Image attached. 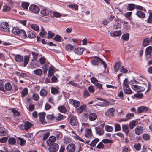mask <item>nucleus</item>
I'll return each mask as SVG.
<instances>
[{"label": "nucleus", "mask_w": 152, "mask_h": 152, "mask_svg": "<svg viewBox=\"0 0 152 152\" xmlns=\"http://www.w3.org/2000/svg\"><path fill=\"white\" fill-rule=\"evenodd\" d=\"M31 28L33 30L36 31H38L39 30V27L36 24H32L31 25Z\"/></svg>", "instance_id": "nucleus-43"}, {"label": "nucleus", "mask_w": 152, "mask_h": 152, "mask_svg": "<svg viewBox=\"0 0 152 152\" xmlns=\"http://www.w3.org/2000/svg\"><path fill=\"white\" fill-rule=\"evenodd\" d=\"M134 115V113H127L126 115V119L127 120V121H128L131 119L132 117H133Z\"/></svg>", "instance_id": "nucleus-51"}, {"label": "nucleus", "mask_w": 152, "mask_h": 152, "mask_svg": "<svg viewBox=\"0 0 152 152\" xmlns=\"http://www.w3.org/2000/svg\"><path fill=\"white\" fill-rule=\"evenodd\" d=\"M29 10L34 13H37L39 12L40 9L39 7L36 5H31L29 7Z\"/></svg>", "instance_id": "nucleus-6"}, {"label": "nucleus", "mask_w": 152, "mask_h": 152, "mask_svg": "<svg viewBox=\"0 0 152 152\" xmlns=\"http://www.w3.org/2000/svg\"><path fill=\"white\" fill-rule=\"evenodd\" d=\"M9 25L7 22H3L0 23V31L8 32H10Z\"/></svg>", "instance_id": "nucleus-3"}, {"label": "nucleus", "mask_w": 152, "mask_h": 152, "mask_svg": "<svg viewBox=\"0 0 152 152\" xmlns=\"http://www.w3.org/2000/svg\"><path fill=\"white\" fill-rule=\"evenodd\" d=\"M136 15L139 18H144L145 16V14L141 11H137Z\"/></svg>", "instance_id": "nucleus-21"}, {"label": "nucleus", "mask_w": 152, "mask_h": 152, "mask_svg": "<svg viewBox=\"0 0 152 152\" xmlns=\"http://www.w3.org/2000/svg\"><path fill=\"white\" fill-rule=\"evenodd\" d=\"M136 5L133 3H130L128 4L127 9L129 11H132L135 9Z\"/></svg>", "instance_id": "nucleus-28"}, {"label": "nucleus", "mask_w": 152, "mask_h": 152, "mask_svg": "<svg viewBox=\"0 0 152 152\" xmlns=\"http://www.w3.org/2000/svg\"><path fill=\"white\" fill-rule=\"evenodd\" d=\"M49 11L47 8L45 7H42L41 10V14L44 16H47L49 15Z\"/></svg>", "instance_id": "nucleus-13"}, {"label": "nucleus", "mask_w": 152, "mask_h": 152, "mask_svg": "<svg viewBox=\"0 0 152 152\" xmlns=\"http://www.w3.org/2000/svg\"><path fill=\"white\" fill-rule=\"evenodd\" d=\"M97 118V115L95 113H91L89 115V119L91 121H95Z\"/></svg>", "instance_id": "nucleus-17"}, {"label": "nucleus", "mask_w": 152, "mask_h": 152, "mask_svg": "<svg viewBox=\"0 0 152 152\" xmlns=\"http://www.w3.org/2000/svg\"><path fill=\"white\" fill-rule=\"evenodd\" d=\"M30 4L29 3L26 2H22L21 3V6L24 9L27 10Z\"/></svg>", "instance_id": "nucleus-36"}, {"label": "nucleus", "mask_w": 152, "mask_h": 152, "mask_svg": "<svg viewBox=\"0 0 152 152\" xmlns=\"http://www.w3.org/2000/svg\"><path fill=\"white\" fill-rule=\"evenodd\" d=\"M115 109L111 108L108 109L107 111L105 112V115L107 116H113L114 115Z\"/></svg>", "instance_id": "nucleus-10"}, {"label": "nucleus", "mask_w": 152, "mask_h": 152, "mask_svg": "<svg viewBox=\"0 0 152 152\" xmlns=\"http://www.w3.org/2000/svg\"><path fill=\"white\" fill-rule=\"evenodd\" d=\"M34 72L35 74L39 76H41L42 73V70L40 69H37L34 70Z\"/></svg>", "instance_id": "nucleus-41"}, {"label": "nucleus", "mask_w": 152, "mask_h": 152, "mask_svg": "<svg viewBox=\"0 0 152 152\" xmlns=\"http://www.w3.org/2000/svg\"><path fill=\"white\" fill-rule=\"evenodd\" d=\"M39 34L40 36L42 38L46 37H47V33L45 31H41L39 33Z\"/></svg>", "instance_id": "nucleus-59"}, {"label": "nucleus", "mask_w": 152, "mask_h": 152, "mask_svg": "<svg viewBox=\"0 0 152 152\" xmlns=\"http://www.w3.org/2000/svg\"><path fill=\"white\" fill-rule=\"evenodd\" d=\"M138 121L136 120L131 121L129 123V126L131 129H132L138 124Z\"/></svg>", "instance_id": "nucleus-18"}, {"label": "nucleus", "mask_w": 152, "mask_h": 152, "mask_svg": "<svg viewBox=\"0 0 152 152\" xmlns=\"http://www.w3.org/2000/svg\"><path fill=\"white\" fill-rule=\"evenodd\" d=\"M28 93V90L27 88H25L22 90L21 92V97L23 98Z\"/></svg>", "instance_id": "nucleus-37"}, {"label": "nucleus", "mask_w": 152, "mask_h": 152, "mask_svg": "<svg viewBox=\"0 0 152 152\" xmlns=\"http://www.w3.org/2000/svg\"><path fill=\"white\" fill-rule=\"evenodd\" d=\"M104 128L105 130L108 132H112L113 130V127L108 125H106L104 127Z\"/></svg>", "instance_id": "nucleus-44"}, {"label": "nucleus", "mask_w": 152, "mask_h": 152, "mask_svg": "<svg viewBox=\"0 0 152 152\" xmlns=\"http://www.w3.org/2000/svg\"><path fill=\"white\" fill-rule=\"evenodd\" d=\"M4 87L5 90L10 91L12 89V86L11 84L9 82H7L5 84Z\"/></svg>", "instance_id": "nucleus-39"}, {"label": "nucleus", "mask_w": 152, "mask_h": 152, "mask_svg": "<svg viewBox=\"0 0 152 152\" xmlns=\"http://www.w3.org/2000/svg\"><path fill=\"white\" fill-rule=\"evenodd\" d=\"M129 33L124 34L121 36V38L124 41H128L129 39Z\"/></svg>", "instance_id": "nucleus-35"}, {"label": "nucleus", "mask_w": 152, "mask_h": 152, "mask_svg": "<svg viewBox=\"0 0 152 152\" xmlns=\"http://www.w3.org/2000/svg\"><path fill=\"white\" fill-rule=\"evenodd\" d=\"M123 85L124 93L127 94H132V91L129 87L128 81L127 79H125L123 82Z\"/></svg>", "instance_id": "nucleus-2"}, {"label": "nucleus", "mask_w": 152, "mask_h": 152, "mask_svg": "<svg viewBox=\"0 0 152 152\" xmlns=\"http://www.w3.org/2000/svg\"><path fill=\"white\" fill-rule=\"evenodd\" d=\"M11 32L12 33L15 35H18L19 34L20 30L18 27H14L12 28Z\"/></svg>", "instance_id": "nucleus-31"}, {"label": "nucleus", "mask_w": 152, "mask_h": 152, "mask_svg": "<svg viewBox=\"0 0 152 152\" xmlns=\"http://www.w3.org/2000/svg\"><path fill=\"white\" fill-rule=\"evenodd\" d=\"M69 103L72 104L75 108L78 107L80 105V102L79 101L72 99H69Z\"/></svg>", "instance_id": "nucleus-12"}, {"label": "nucleus", "mask_w": 152, "mask_h": 152, "mask_svg": "<svg viewBox=\"0 0 152 152\" xmlns=\"http://www.w3.org/2000/svg\"><path fill=\"white\" fill-rule=\"evenodd\" d=\"M18 35H19L20 36H21L22 38H26L27 37L25 31L22 29H21L20 30V32Z\"/></svg>", "instance_id": "nucleus-42"}, {"label": "nucleus", "mask_w": 152, "mask_h": 152, "mask_svg": "<svg viewBox=\"0 0 152 152\" xmlns=\"http://www.w3.org/2000/svg\"><path fill=\"white\" fill-rule=\"evenodd\" d=\"M4 80H0V90L4 92H5V90L4 88Z\"/></svg>", "instance_id": "nucleus-40"}, {"label": "nucleus", "mask_w": 152, "mask_h": 152, "mask_svg": "<svg viewBox=\"0 0 152 152\" xmlns=\"http://www.w3.org/2000/svg\"><path fill=\"white\" fill-rule=\"evenodd\" d=\"M117 95L122 100L124 99L125 98L124 97V93L122 91H118L117 93Z\"/></svg>", "instance_id": "nucleus-49"}, {"label": "nucleus", "mask_w": 152, "mask_h": 152, "mask_svg": "<svg viewBox=\"0 0 152 152\" xmlns=\"http://www.w3.org/2000/svg\"><path fill=\"white\" fill-rule=\"evenodd\" d=\"M152 21V12H149L148 17L147 20V22L148 23H151Z\"/></svg>", "instance_id": "nucleus-54"}, {"label": "nucleus", "mask_w": 152, "mask_h": 152, "mask_svg": "<svg viewBox=\"0 0 152 152\" xmlns=\"http://www.w3.org/2000/svg\"><path fill=\"white\" fill-rule=\"evenodd\" d=\"M143 128L140 126H137L135 129V133L137 135H140L143 132Z\"/></svg>", "instance_id": "nucleus-11"}, {"label": "nucleus", "mask_w": 152, "mask_h": 152, "mask_svg": "<svg viewBox=\"0 0 152 152\" xmlns=\"http://www.w3.org/2000/svg\"><path fill=\"white\" fill-rule=\"evenodd\" d=\"M91 62L93 65H98L99 63H100L101 65L103 64L104 69H105L107 67V65L105 62L98 56H95L94 59L91 60Z\"/></svg>", "instance_id": "nucleus-1"}, {"label": "nucleus", "mask_w": 152, "mask_h": 152, "mask_svg": "<svg viewBox=\"0 0 152 152\" xmlns=\"http://www.w3.org/2000/svg\"><path fill=\"white\" fill-rule=\"evenodd\" d=\"M15 59L17 62H21L23 61V57L20 55H16L15 56Z\"/></svg>", "instance_id": "nucleus-27"}, {"label": "nucleus", "mask_w": 152, "mask_h": 152, "mask_svg": "<svg viewBox=\"0 0 152 152\" xmlns=\"http://www.w3.org/2000/svg\"><path fill=\"white\" fill-rule=\"evenodd\" d=\"M102 141L104 143H112L113 142V140L108 139H103Z\"/></svg>", "instance_id": "nucleus-64"}, {"label": "nucleus", "mask_w": 152, "mask_h": 152, "mask_svg": "<svg viewBox=\"0 0 152 152\" xmlns=\"http://www.w3.org/2000/svg\"><path fill=\"white\" fill-rule=\"evenodd\" d=\"M152 51V48L151 46H149L146 48L145 51V54L146 56H150L149 57L150 58L152 57V55H151Z\"/></svg>", "instance_id": "nucleus-16"}, {"label": "nucleus", "mask_w": 152, "mask_h": 152, "mask_svg": "<svg viewBox=\"0 0 152 152\" xmlns=\"http://www.w3.org/2000/svg\"><path fill=\"white\" fill-rule=\"evenodd\" d=\"M68 6L73 10L74 9L76 10H78V6L77 4H70Z\"/></svg>", "instance_id": "nucleus-55"}, {"label": "nucleus", "mask_w": 152, "mask_h": 152, "mask_svg": "<svg viewBox=\"0 0 152 152\" xmlns=\"http://www.w3.org/2000/svg\"><path fill=\"white\" fill-rule=\"evenodd\" d=\"M142 137L144 140H148L150 139V136L148 134H143Z\"/></svg>", "instance_id": "nucleus-63"}, {"label": "nucleus", "mask_w": 152, "mask_h": 152, "mask_svg": "<svg viewBox=\"0 0 152 152\" xmlns=\"http://www.w3.org/2000/svg\"><path fill=\"white\" fill-rule=\"evenodd\" d=\"M40 95L43 97H45L47 94V91L45 89H41L40 92Z\"/></svg>", "instance_id": "nucleus-45"}, {"label": "nucleus", "mask_w": 152, "mask_h": 152, "mask_svg": "<svg viewBox=\"0 0 152 152\" xmlns=\"http://www.w3.org/2000/svg\"><path fill=\"white\" fill-rule=\"evenodd\" d=\"M58 109L62 113H64L66 111V108L63 106L58 107Z\"/></svg>", "instance_id": "nucleus-48"}, {"label": "nucleus", "mask_w": 152, "mask_h": 152, "mask_svg": "<svg viewBox=\"0 0 152 152\" xmlns=\"http://www.w3.org/2000/svg\"><path fill=\"white\" fill-rule=\"evenodd\" d=\"M59 145L56 143H54L50 145L48 150L50 152H56L58 149Z\"/></svg>", "instance_id": "nucleus-4"}, {"label": "nucleus", "mask_w": 152, "mask_h": 152, "mask_svg": "<svg viewBox=\"0 0 152 152\" xmlns=\"http://www.w3.org/2000/svg\"><path fill=\"white\" fill-rule=\"evenodd\" d=\"M132 88L137 92L143 91L145 90V88L143 87L138 86L136 85L132 86Z\"/></svg>", "instance_id": "nucleus-9"}, {"label": "nucleus", "mask_w": 152, "mask_h": 152, "mask_svg": "<svg viewBox=\"0 0 152 152\" xmlns=\"http://www.w3.org/2000/svg\"><path fill=\"white\" fill-rule=\"evenodd\" d=\"M12 111L14 115L16 116H18L19 115V113L15 109H12Z\"/></svg>", "instance_id": "nucleus-62"}, {"label": "nucleus", "mask_w": 152, "mask_h": 152, "mask_svg": "<svg viewBox=\"0 0 152 152\" xmlns=\"http://www.w3.org/2000/svg\"><path fill=\"white\" fill-rule=\"evenodd\" d=\"M28 37L30 38H34L36 37V35L34 32L32 30L28 31L27 32Z\"/></svg>", "instance_id": "nucleus-29"}, {"label": "nucleus", "mask_w": 152, "mask_h": 152, "mask_svg": "<svg viewBox=\"0 0 152 152\" xmlns=\"http://www.w3.org/2000/svg\"><path fill=\"white\" fill-rule=\"evenodd\" d=\"M10 10V6L7 5L4 6L3 11L4 12H8Z\"/></svg>", "instance_id": "nucleus-53"}, {"label": "nucleus", "mask_w": 152, "mask_h": 152, "mask_svg": "<svg viewBox=\"0 0 152 152\" xmlns=\"http://www.w3.org/2000/svg\"><path fill=\"white\" fill-rule=\"evenodd\" d=\"M109 104V102L105 100L103 102H100L98 104H97L95 105H93L94 106H96L98 105L101 107H105L108 106Z\"/></svg>", "instance_id": "nucleus-25"}, {"label": "nucleus", "mask_w": 152, "mask_h": 152, "mask_svg": "<svg viewBox=\"0 0 152 152\" xmlns=\"http://www.w3.org/2000/svg\"><path fill=\"white\" fill-rule=\"evenodd\" d=\"M115 21L117 22L116 24H115L113 26V28L115 29H119L120 28V24L118 23L119 22V20L118 19L115 18Z\"/></svg>", "instance_id": "nucleus-32"}, {"label": "nucleus", "mask_w": 152, "mask_h": 152, "mask_svg": "<svg viewBox=\"0 0 152 152\" xmlns=\"http://www.w3.org/2000/svg\"><path fill=\"white\" fill-rule=\"evenodd\" d=\"M122 66L121 65L119 62H117L114 66V71L116 72H117L118 70L120 71Z\"/></svg>", "instance_id": "nucleus-23"}, {"label": "nucleus", "mask_w": 152, "mask_h": 152, "mask_svg": "<svg viewBox=\"0 0 152 152\" xmlns=\"http://www.w3.org/2000/svg\"><path fill=\"white\" fill-rule=\"evenodd\" d=\"M70 123L71 125L73 126L77 125L78 121L76 117L73 115H71L70 116Z\"/></svg>", "instance_id": "nucleus-5"}, {"label": "nucleus", "mask_w": 152, "mask_h": 152, "mask_svg": "<svg viewBox=\"0 0 152 152\" xmlns=\"http://www.w3.org/2000/svg\"><path fill=\"white\" fill-rule=\"evenodd\" d=\"M95 130L96 134L99 136H102L104 134V131L103 128L99 126L95 127Z\"/></svg>", "instance_id": "nucleus-8"}, {"label": "nucleus", "mask_w": 152, "mask_h": 152, "mask_svg": "<svg viewBox=\"0 0 152 152\" xmlns=\"http://www.w3.org/2000/svg\"><path fill=\"white\" fill-rule=\"evenodd\" d=\"M85 50L83 48H79L75 49L74 50V52L77 55H81Z\"/></svg>", "instance_id": "nucleus-24"}, {"label": "nucleus", "mask_w": 152, "mask_h": 152, "mask_svg": "<svg viewBox=\"0 0 152 152\" xmlns=\"http://www.w3.org/2000/svg\"><path fill=\"white\" fill-rule=\"evenodd\" d=\"M132 12H129L126 13L125 16L129 20H130L131 19V16L132 15Z\"/></svg>", "instance_id": "nucleus-60"}, {"label": "nucleus", "mask_w": 152, "mask_h": 152, "mask_svg": "<svg viewBox=\"0 0 152 152\" xmlns=\"http://www.w3.org/2000/svg\"><path fill=\"white\" fill-rule=\"evenodd\" d=\"M66 150L67 152H75L76 150V146L74 144H69L66 147Z\"/></svg>", "instance_id": "nucleus-7"}, {"label": "nucleus", "mask_w": 152, "mask_h": 152, "mask_svg": "<svg viewBox=\"0 0 152 152\" xmlns=\"http://www.w3.org/2000/svg\"><path fill=\"white\" fill-rule=\"evenodd\" d=\"M33 99L36 101H38L39 99V95L38 94L34 93L32 95Z\"/></svg>", "instance_id": "nucleus-61"}, {"label": "nucleus", "mask_w": 152, "mask_h": 152, "mask_svg": "<svg viewBox=\"0 0 152 152\" xmlns=\"http://www.w3.org/2000/svg\"><path fill=\"white\" fill-rule=\"evenodd\" d=\"M148 108L145 106H140L137 108V112L138 113L146 112L148 110Z\"/></svg>", "instance_id": "nucleus-14"}, {"label": "nucleus", "mask_w": 152, "mask_h": 152, "mask_svg": "<svg viewBox=\"0 0 152 152\" xmlns=\"http://www.w3.org/2000/svg\"><path fill=\"white\" fill-rule=\"evenodd\" d=\"M85 136L88 138H90L92 136L91 130L90 129H86L85 134Z\"/></svg>", "instance_id": "nucleus-22"}, {"label": "nucleus", "mask_w": 152, "mask_h": 152, "mask_svg": "<svg viewBox=\"0 0 152 152\" xmlns=\"http://www.w3.org/2000/svg\"><path fill=\"white\" fill-rule=\"evenodd\" d=\"M7 134V129L3 127H0V135L5 136Z\"/></svg>", "instance_id": "nucleus-33"}, {"label": "nucleus", "mask_w": 152, "mask_h": 152, "mask_svg": "<svg viewBox=\"0 0 152 152\" xmlns=\"http://www.w3.org/2000/svg\"><path fill=\"white\" fill-rule=\"evenodd\" d=\"M73 46L70 44H67L65 46V49L66 50L69 51L72 50L73 48Z\"/></svg>", "instance_id": "nucleus-47"}, {"label": "nucleus", "mask_w": 152, "mask_h": 152, "mask_svg": "<svg viewBox=\"0 0 152 152\" xmlns=\"http://www.w3.org/2000/svg\"><path fill=\"white\" fill-rule=\"evenodd\" d=\"M86 110V105L83 104L81 105L80 107L78 108L77 109V111L78 113H81L82 112Z\"/></svg>", "instance_id": "nucleus-19"}, {"label": "nucleus", "mask_w": 152, "mask_h": 152, "mask_svg": "<svg viewBox=\"0 0 152 152\" xmlns=\"http://www.w3.org/2000/svg\"><path fill=\"white\" fill-rule=\"evenodd\" d=\"M51 93L54 94H57L59 93L58 90L54 87H52L51 88Z\"/></svg>", "instance_id": "nucleus-50"}, {"label": "nucleus", "mask_w": 152, "mask_h": 152, "mask_svg": "<svg viewBox=\"0 0 152 152\" xmlns=\"http://www.w3.org/2000/svg\"><path fill=\"white\" fill-rule=\"evenodd\" d=\"M121 34V31L120 30L114 31L113 33H110V35L112 37H115L120 35Z\"/></svg>", "instance_id": "nucleus-34"}, {"label": "nucleus", "mask_w": 152, "mask_h": 152, "mask_svg": "<svg viewBox=\"0 0 152 152\" xmlns=\"http://www.w3.org/2000/svg\"><path fill=\"white\" fill-rule=\"evenodd\" d=\"M99 140L98 138L95 139L90 143V145L93 147L95 146L97 143L99 142Z\"/></svg>", "instance_id": "nucleus-46"}, {"label": "nucleus", "mask_w": 152, "mask_h": 152, "mask_svg": "<svg viewBox=\"0 0 152 152\" xmlns=\"http://www.w3.org/2000/svg\"><path fill=\"white\" fill-rule=\"evenodd\" d=\"M30 55H25L23 58V62L24 66H25L28 63L29 60Z\"/></svg>", "instance_id": "nucleus-30"}, {"label": "nucleus", "mask_w": 152, "mask_h": 152, "mask_svg": "<svg viewBox=\"0 0 152 152\" xmlns=\"http://www.w3.org/2000/svg\"><path fill=\"white\" fill-rule=\"evenodd\" d=\"M56 137L54 136H51L50 137L49 139L47 141V143L48 145H49L51 143H53L56 141Z\"/></svg>", "instance_id": "nucleus-20"}, {"label": "nucleus", "mask_w": 152, "mask_h": 152, "mask_svg": "<svg viewBox=\"0 0 152 152\" xmlns=\"http://www.w3.org/2000/svg\"><path fill=\"white\" fill-rule=\"evenodd\" d=\"M135 149L137 151H139L141 148V145L139 143H135L134 145Z\"/></svg>", "instance_id": "nucleus-52"}, {"label": "nucleus", "mask_w": 152, "mask_h": 152, "mask_svg": "<svg viewBox=\"0 0 152 152\" xmlns=\"http://www.w3.org/2000/svg\"><path fill=\"white\" fill-rule=\"evenodd\" d=\"M9 143L11 145L15 144L16 142L15 139L13 138H10L8 140Z\"/></svg>", "instance_id": "nucleus-57"}, {"label": "nucleus", "mask_w": 152, "mask_h": 152, "mask_svg": "<svg viewBox=\"0 0 152 152\" xmlns=\"http://www.w3.org/2000/svg\"><path fill=\"white\" fill-rule=\"evenodd\" d=\"M45 114L44 112L40 113H39V120L43 124H45L46 122L45 120Z\"/></svg>", "instance_id": "nucleus-15"}, {"label": "nucleus", "mask_w": 152, "mask_h": 152, "mask_svg": "<svg viewBox=\"0 0 152 152\" xmlns=\"http://www.w3.org/2000/svg\"><path fill=\"white\" fill-rule=\"evenodd\" d=\"M150 39L148 38H147L144 39L143 41V45L145 46H146L148 45L149 43Z\"/></svg>", "instance_id": "nucleus-56"}, {"label": "nucleus", "mask_w": 152, "mask_h": 152, "mask_svg": "<svg viewBox=\"0 0 152 152\" xmlns=\"http://www.w3.org/2000/svg\"><path fill=\"white\" fill-rule=\"evenodd\" d=\"M32 124L27 121L26 122L24 125V127L25 130H28L32 126Z\"/></svg>", "instance_id": "nucleus-38"}, {"label": "nucleus", "mask_w": 152, "mask_h": 152, "mask_svg": "<svg viewBox=\"0 0 152 152\" xmlns=\"http://www.w3.org/2000/svg\"><path fill=\"white\" fill-rule=\"evenodd\" d=\"M54 40L56 41L60 42L61 41V37L59 35H56L53 39Z\"/></svg>", "instance_id": "nucleus-58"}, {"label": "nucleus", "mask_w": 152, "mask_h": 152, "mask_svg": "<svg viewBox=\"0 0 152 152\" xmlns=\"http://www.w3.org/2000/svg\"><path fill=\"white\" fill-rule=\"evenodd\" d=\"M122 129L123 131L128 135L129 133V129L128 126L127 125L122 124Z\"/></svg>", "instance_id": "nucleus-26"}]
</instances>
